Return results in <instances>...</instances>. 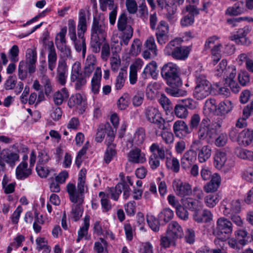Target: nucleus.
<instances>
[{"instance_id": "nucleus-48", "label": "nucleus", "mask_w": 253, "mask_h": 253, "mask_svg": "<svg viewBox=\"0 0 253 253\" xmlns=\"http://www.w3.org/2000/svg\"><path fill=\"white\" fill-rule=\"evenodd\" d=\"M144 45L147 49L150 50L154 55H157V49L153 37H149L145 42Z\"/></svg>"}, {"instance_id": "nucleus-38", "label": "nucleus", "mask_w": 253, "mask_h": 253, "mask_svg": "<svg viewBox=\"0 0 253 253\" xmlns=\"http://www.w3.org/2000/svg\"><path fill=\"white\" fill-rule=\"evenodd\" d=\"M69 97L67 89L66 88H62L60 91H58L55 93L53 96V100L55 104L61 105L64 99Z\"/></svg>"}, {"instance_id": "nucleus-30", "label": "nucleus", "mask_w": 253, "mask_h": 253, "mask_svg": "<svg viewBox=\"0 0 253 253\" xmlns=\"http://www.w3.org/2000/svg\"><path fill=\"white\" fill-rule=\"evenodd\" d=\"M231 68L236 69L234 66L227 67V61L226 60H222L216 67L215 70L216 75L217 76H223L224 77H227L232 72L230 70Z\"/></svg>"}, {"instance_id": "nucleus-52", "label": "nucleus", "mask_w": 253, "mask_h": 253, "mask_svg": "<svg viewBox=\"0 0 253 253\" xmlns=\"http://www.w3.org/2000/svg\"><path fill=\"white\" fill-rule=\"evenodd\" d=\"M141 42L138 39H135L131 45V48L129 50V54L131 55L136 56L141 51Z\"/></svg>"}, {"instance_id": "nucleus-1", "label": "nucleus", "mask_w": 253, "mask_h": 253, "mask_svg": "<svg viewBox=\"0 0 253 253\" xmlns=\"http://www.w3.org/2000/svg\"><path fill=\"white\" fill-rule=\"evenodd\" d=\"M221 127L219 122L211 123L207 118L202 119L197 131L198 139L193 141L191 145V148L196 153L198 160L200 163L207 162L210 158L212 152L211 147L208 145L202 146L201 141L205 140L208 143L212 142L215 131Z\"/></svg>"}, {"instance_id": "nucleus-14", "label": "nucleus", "mask_w": 253, "mask_h": 253, "mask_svg": "<svg viewBox=\"0 0 253 253\" xmlns=\"http://www.w3.org/2000/svg\"><path fill=\"white\" fill-rule=\"evenodd\" d=\"M172 185L176 194L180 197L190 195L192 193V187L190 184L180 180H174Z\"/></svg>"}, {"instance_id": "nucleus-35", "label": "nucleus", "mask_w": 253, "mask_h": 253, "mask_svg": "<svg viewBox=\"0 0 253 253\" xmlns=\"http://www.w3.org/2000/svg\"><path fill=\"white\" fill-rule=\"evenodd\" d=\"M123 183H118L115 187H110L108 189V194L110 195L112 199L115 201L118 200L120 195L122 193L123 189Z\"/></svg>"}, {"instance_id": "nucleus-41", "label": "nucleus", "mask_w": 253, "mask_h": 253, "mask_svg": "<svg viewBox=\"0 0 253 253\" xmlns=\"http://www.w3.org/2000/svg\"><path fill=\"white\" fill-rule=\"evenodd\" d=\"M176 239L174 237L168 235L166 233L165 236H161L160 238V246L164 248H168L171 245H175Z\"/></svg>"}, {"instance_id": "nucleus-18", "label": "nucleus", "mask_w": 253, "mask_h": 253, "mask_svg": "<svg viewBox=\"0 0 253 253\" xmlns=\"http://www.w3.org/2000/svg\"><path fill=\"white\" fill-rule=\"evenodd\" d=\"M173 132L176 136L185 137L187 134L191 133V129L184 121L177 120L173 124Z\"/></svg>"}, {"instance_id": "nucleus-10", "label": "nucleus", "mask_w": 253, "mask_h": 253, "mask_svg": "<svg viewBox=\"0 0 253 253\" xmlns=\"http://www.w3.org/2000/svg\"><path fill=\"white\" fill-rule=\"evenodd\" d=\"M105 134L107 135L106 138V144H110L114 141L115 132L109 123L99 126L96 133L95 141L97 142H102Z\"/></svg>"}, {"instance_id": "nucleus-36", "label": "nucleus", "mask_w": 253, "mask_h": 253, "mask_svg": "<svg viewBox=\"0 0 253 253\" xmlns=\"http://www.w3.org/2000/svg\"><path fill=\"white\" fill-rule=\"evenodd\" d=\"M107 148L105 152L104 160L106 163L108 164L116 155V151L115 150L116 144L112 142L110 144H107Z\"/></svg>"}, {"instance_id": "nucleus-46", "label": "nucleus", "mask_w": 253, "mask_h": 253, "mask_svg": "<svg viewBox=\"0 0 253 253\" xmlns=\"http://www.w3.org/2000/svg\"><path fill=\"white\" fill-rule=\"evenodd\" d=\"M150 150L151 152L155 154V151H157V155H156L159 159L163 160L165 158V151L164 147H160L158 144L154 143L150 147Z\"/></svg>"}, {"instance_id": "nucleus-51", "label": "nucleus", "mask_w": 253, "mask_h": 253, "mask_svg": "<svg viewBox=\"0 0 253 253\" xmlns=\"http://www.w3.org/2000/svg\"><path fill=\"white\" fill-rule=\"evenodd\" d=\"M38 159L37 164L45 165L50 159L48 151L46 149H43L39 151Z\"/></svg>"}, {"instance_id": "nucleus-20", "label": "nucleus", "mask_w": 253, "mask_h": 253, "mask_svg": "<svg viewBox=\"0 0 253 253\" xmlns=\"http://www.w3.org/2000/svg\"><path fill=\"white\" fill-rule=\"evenodd\" d=\"M48 50V67L50 71H53L56 65L57 54L53 42L49 41L46 44Z\"/></svg>"}, {"instance_id": "nucleus-4", "label": "nucleus", "mask_w": 253, "mask_h": 253, "mask_svg": "<svg viewBox=\"0 0 253 253\" xmlns=\"http://www.w3.org/2000/svg\"><path fill=\"white\" fill-rule=\"evenodd\" d=\"M107 27L104 18L94 17L91 30L90 45L94 53H99L102 43L105 42Z\"/></svg>"}, {"instance_id": "nucleus-9", "label": "nucleus", "mask_w": 253, "mask_h": 253, "mask_svg": "<svg viewBox=\"0 0 253 253\" xmlns=\"http://www.w3.org/2000/svg\"><path fill=\"white\" fill-rule=\"evenodd\" d=\"M233 231L232 222L225 217L219 218L216 221L215 233L222 240L229 238Z\"/></svg>"}, {"instance_id": "nucleus-57", "label": "nucleus", "mask_w": 253, "mask_h": 253, "mask_svg": "<svg viewBox=\"0 0 253 253\" xmlns=\"http://www.w3.org/2000/svg\"><path fill=\"white\" fill-rule=\"evenodd\" d=\"M101 50V58L103 61H107L110 55V47L108 42H104Z\"/></svg>"}, {"instance_id": "nucleus-17", "label": "nucleus", "mask_w": 253, "mask_h": 253, "mask_svg": "<svg viewBox=\"0 0 253 253\" xmlns=\"http://www.w3.org/2000/svg\"><path fill=\"white\" fill-rule=\"evenodd\" d=\"M207 105L210 104L213 105V110H215L217 114L225 115L229 113L232 109V104L230 101H225L221 102L217 106L216 105V101L214 99L210 100L207 102Z\"/></svg>"}, {"instance_id": "nucleus-54", "label": "nucleus", "mask_w": 253, "mask_h": 253, "mask_svg": "<svg viewBox=\"0 0 253 253\" xmlns=\"http://www.w3.org/2000/svg\"><path fill=\"white\" fill-rule=\"evenodd\" d=\"M53 170L49 169L48 167L44 166V165L37 164L36 171L39 176L42 178L46 177L49 173Z\"/></svg>"}, {"instance_id": "nucleus-23", "label": "nucleus", "mask_w": 253, "mask_h": 253, "mask_svg": "<svg viewBox=\"0 0 253 253\" xmlns=\"http://www.w3.org/2000/svg\"><path fill=\"white\" fill-rule=\"evenodd\" d=\"M167 233L176 240L180 238L183 235V232L181 226L175 221H171L168 226Z\"/></svg>"}, {"instance_id": "nucleus-63", "label": "nucleus", "mask_w": 253, "mask_h": 253, "mask_svg": "<svg viewBox=\"0 0 253 253\" xmlns=\"http://www.w3.org/2000/svg\"><path fill=\"white\" fill-rule=\"evenodd\" d=\"M160 135L166 144L170 145L173 143L174 138L172 132L168 131H163Z\"/></svg>"}, {"instance_id": "nucleus-13", "label": "nucleus", "mask_w": 253, "mask_h": 253, "mask_svg": "<svg viewBox=\"0 0 253 253\" xmlns=\"http://www.w3.org/2000/svg\"><path fill=\"white\" fill-rule=\"evenodd\" d=\"M251 27L249 26L239 29L236 34L231 37V40L238 44L249 45L250 41L247 35L251 32Z\"/></svg>"}, {"instance_id": "nucleus-59", "label": "nucleus", "mask_w": 253, "mask_h": 253, "mask_svg": "<svg viewBox=\"0 0 253 253\" xmlns=\"http://www.w3.org/2000/svg\"><path fill=\"white\" fill-rule=\"evenodd\" d=\"M67 32V29L66 28H62L60 32L57 34L55 38V44L57 47L58 46L64 45L66 44L65 35Z\"/></svg>"}, {"instance_id": "nucleus-47", "label": "nucleus", "mask_w": 253, "mask_h": 253, "mask_svg": "<svg viewBox=\"0 0 253 253\" xmlns=\"http://www.w3.org/2000/svg\"><path fill=\"white\" fill-rule=\"evenodd\" d=\"M173 211L171 209L166 208L159 213V217L167 223L173 218Z\"/></svg>"}, {"instance_id": "nucleus-6", "label": "nucleus", "mask_w": 253, "mask_h": 253, "mask_svg": "<svg viewBox=\"0 0 253 253\" xmlns=\"http://www.w3.org/2000/svg\"><path fill=\"white\" fill-rule=\"evenodd\" d=\"M78 37L75 40H72L74 42V47L77 52H82V56L85 57L86 50L85 39L84 33L87 30L86 19L85 10L82 9L79 12V22L77 27Z\"/></svg>"}, {"instance_id": "nucleus-19", "label": "nucleus", "mask_w": 253, "mask_h": 253, "mask_svg": "<svg viewBox=\"0 0 253 253\" xmlns=\"http://www.w3.org/2000/svg\"><path fill=\"white\" fill-rule=\"evenodd\" d=\"M101 78V69L100 67H98L95 69L91 81V90L94 94H97L99 92Z\"/></svg>"}, {"instance_id": "nucleus-62", "label": "nucleus", "mask_w": 253, "mask_h": 253, "mask_svg": "<svg viewBox=\"0 0 253 253\" xmlns=\"http://www.w3.org/2000/svg\"><path fill=\"white\" fill-rule=\"evenodd\" d=\"M228 136L225 132L220 133L215 139L214 144L217 147L224 146L227 143Z\"/></svg>"}, {"instance_id": "nucleus-50", "label": "nucleus", "mask_w": 253, "mask_h": 253, "mask_svg": "<svg viewBox=\"0 0 253 253\" xmlns=\"http://www.w3.org/2000/svg\"><path fill=\"white\" fill-rule=\"evenodd\" d=\"M41 83L44 87L45 94L49 95L52 91V86L50 79L47 76L43 75L42 78Z\"/></svg>"}, {"instance_id": "nucleus-64", "label": "nucleus", "mask_w": 253, "mask_h": 253, "mask_svg": "<svg viewBox=\"0 0 253 253\" xmlns=\"http://www.w3.org/2000/svg\"><path fill=\"white\" fill-rule=\"evenodd\" d=\"M159 102L166 111L172 108L170 101L164 94H162L160 97Z\"/></svg>"}, {"instance_id": "nucleus-44", "label": "nucleus", "mask_w": 253, "mask_h": 253, "mask_svg": "<svg viewBox=\"0 0 253 253\" xmlns=\"http://www.w3.org/2000/svg\"><path fill=\"white\" fill-rule=\"evenodd\" d=\"M129 102V95L127 93H124L118 101V107L120 110H125L128 106Z\"/></svg>"}, {"instance_id": "nucleus-27", "label": "nucleus", "mask_w": 253, "mask_h": 253, "mask_svg": "<svg viewBox=\"0 0 253 253\" xmlns=\"http://www.w3.org/2000/svg\"><path fill=\"white\" fill-rule=\"evenodd\" d=\"M230 70L232 72L229 76H227V78L225 79V84L230 87L231 90L233 92L236 93H238L240 89L239 85L234 80L237 73V71L236 69L233 68H231Z\"/></svg>"}, {"instance_id": "nucleus-49", "label": "nucleus", "mask_w": 253, "mask_h": 253, "mask_svg": "<svg viewBox=\"0 0 253 253\" xmlns=\"http://www.w3.org/2000/svg\"><path fill=\"white\" fill-rule=\"evenodd\" d=\"M83 101L82 95L80 93H77L70 98L68 104L70 108H73L81 105Z\"/></svg>"}, {"instance_id": "nucleus-45", "label": "nucleus", "mask_w": 253, "mask_h": 253, "mask_svg": "<svg viewBox=\"0 0 253 253\" xmlns=\"http://www.w3.org/2000/svg\"><path fill=\"white\" fill-rule=\"evenodd\" d=\"M179 86H171L167 88V92L168 94L173 97H180L185 96L187 94L186 91L178 88Z\"/></svg>"}, {"instance_id": "nucleus-31", "label": "nucleus", "mask_w": 253, "mask_h": 253, "mask_svg": "<svg viewBox=\"0 0 253 253\" xmlns=\"http://www.w3.org/2000/svg\"><path fill=\"white\" fill-rule=\"evenodd\" d=\"M144 114L147 120L151 123L161 115L159 110L152 106L147 107L145 110Z\"/></svg>"}, {"instance_id": "nucleus-28", "label": "nucleus", "mask_w": 253, "mask_h": 253, "mask_svg": "<svg viewBox=\"0 0 253 253\" xmlns=\"http://www.w3.org/2000/svg\"><path fill=\"white\" fill-rule=\"evenodd\" d=\"M220 184V177L217 173H214L211 181L204 186V190L207 193H211L216 191Z\"/></svg>"}, {"instance_id": "nucleus-24", "label": "nucleus", "mask_w": 253, "mask_h": 253, "mask_svg": "<svg viewBox=\"0 0 253 253\" xmlns=\"http://www.w3.org/2000/svg\"><path fill=\"white\" fill-rule=\"evenodd\" d=\"M31 173L32 169L28 168V164L25 162H22L16 169V177L20 180L27 178Z\"/></svg>"}, {"instance_id": "nucleus-25", "label": "nucleus", "mask_w": 253, "mask_h": 253, "mask_svg": "<svg viewBox=\"0 0 253 253\" xmlns=\"http://www.w3.org/2000/svg\"><path fill=\"white\" fill-rule=\"evenodd\" d=\"M239 144L247 146L253 144V130L245 129L240 132Z\"/></svg>"}, {"instance_id": "nucleus-42", "label": "nucleus", "mask_w": 253, "mask_h": 253, "mask_svg": "<svg viewBox=\"0 0 253 253\" xmlns=\"http://www.w3.org/2000/svg\"><path fill=\"white\" fill-rule=\"evenodd\" d=\"M127 18L126 15L125 13H122L119 16L117 26L119 31H122L124 33L126 32V29L128 27H131V26L127 24Z\"/></svg>"}, {"instance_id": "nucleus-33", "label": "nucleus", "mask_w": 253, "mask_h": 253, "mask_svg": "<svg viewBox=\"0 0 253 253\" xmlns=\"http://www.w3.org/2000/svg\"><path fill=\"white\" fill-rule=\"evenodd\" d=\"M146 137L145 130L143 127H139L136 130L133 138L132 143L139 146L143 144Z\"/></svg>"}, {"instance_id": "nucleus-21", "label": "nucleus", "mask_w": 253, "mask_h": 253, "mask_svg": "<svg viewBox=\"0 0 253 253\" xmlns=\"http://www.w3.org/2000/svg\"><path fill=\"white\" fill-rule=\"evenodd\" d=\"M196 159V153L192 148L186 151L181 159V166L185 169H189Z\"/></svg>"}, {"instance_id": "nucleus-16", "label": "nucleus", "mask_w": 253, "mask_h": 253, "mask_svg": "<svg viewBox=\"0 0 253 253\" xmlns=\"http://www.w3.org/2000/svg\"><path fill=\"white\" fill-rule=\"evenodd\" d=\"M68 67L65 60H59L57 69V82L62 85L65 84L67 78Z\"/></svg>"}, {"instance_id": "nucleus-12", "label": "nucleus", "mask_w": 253, "mask_h": 253, "mask_svg": "<svg viewBox=\"0 0 253 253\" xmlns=\"http://www.w3.org/2000/svg\"><path fill=\"white\" fill-rule=\"evenodd\" d=\"M19 156L17 153L8 149H3L0 152V166L3 167L6 163L13 167L15 165V163L19 161Z\"/></svg>"}, {"instance_id": "nucleus-43", "label": "nucleus", "mask_w": 253, "mask_h": 253, "mask_svg": "<svg viewBox=\"0 0 253 253\" xmlns=\"http://www.w3.org/2000/svg\"><path fill=\"white\" fill-rule=\"evenodd\" d=\"M99 196L101 197L100 201L103 212H108L112 208L111 204L108 199V197L103 192H99Z\"/></svg>"}, {"instance_id": "nucleus-55", "label": "nucleus", "mask_w": 253, "mask_h": 253, "mask_svg": "<svg viewBox=\"0 0 253 253\" xmlns=\"http://www.w3.org/2000/svg\"><path fill=\"white\" fill-rule=\"evenodd\" d=\"M238 79L242 86H246L250 83V77L246 71H241L238 73Z\"/></svg>"}, {"instance_id": "nucleus-11", "label": "nucleus", "mask_w": 253, "mask_h": 253, "mask_svg": "<svg viewBox=\"0 0 253 253\" xmlns=\"http://www.w3.org/2000/svg\"><path fill=\"white\" fill-rule=\"evenodd\" d=\"M182 12L184 16L180 20L181 25L188 27L194 24L195 16L199 14V9L194 5L189 4L182 9Z\"/></svg>"}, {"instance_id": "nucleus-8", "label": "nucleus", "mask_w": 253, "mask_h": 253, "mask_svg": "<svg viewBox=\"0 0 253 253\" xmlns=\"http://www.w3.org/2000/svg\"><path fill=\"white\" fill-rule=\"evenodd\" d=\"M197 85L193 92V95L198 100H202L211 94V85L203 74H196Z\"/></svg>"}, {"instance_id": "nucleus-39", "label": "nucleus", "mask_w": 253, "mask_h": 253, "mask_svg": "<svg viewBox=\"0 0 253 253\" xmlns=\"http://www.w3.org/2000/svg\"><path fill=\"white\" fill-rule=\"evenodd\" d=\"M89 226V216H85L84 220V226L80 228L78 231L77 242L79 243L87 234Z\"/></svg>"}, {"instance_id": "nucleus-26", "label": "nucleus", "mask_w": 253, "mask_h": 253, "mask_svg": "<svg viewBox=\"0 0 253 253\" xmlns=\"http://www.w3.org/2000/svg\"><path fill=\"white\" fill-rule=\"evenodd\" d=\"M246 11L243 1H239L229 7L226 10L225 13L230 16H236L244 13Z\"/></svg>"}, {"instance_id": "nucleus-40", "label": "nucleus", "mask_w": 253, "mask_h": 253, "mask_svg": "<svg viewBox=\"0 0 253 253\" xmlns=\"http://www.w3.org/2000/svg\"><path fill=\"white\" fill-rule=\"evenodd\" d=\"M248 231L245 229H239L237 231V240L241 246H244L248 242L249 237Z\"/></svg>"}, {"instance_id": "nucleus-56", "label": "nucleus", "mask_w": 253, "mask_h": 253, "mask_svg": "<svg viewBox=\"0 0 253 253\" xmlns=\"http://www.w3.org/2000/svg\"><path fill=\"white\" fill-rule=\"evenodd\" d=\"M174 113L177 117L185 119L188 116V111L183 105H180L177 104L174 107Z\"/></svg>"}, {"instance_id": "nucleus-60", "label": "nucleus", "mask_w": 253, "mask_h": 253, "mask_svg": "<svg viewBox=\"0 0 253 253\" xmlns=\"http://www.w3.org/2000/svg\"><path fill=\"white\" fill-rule=\"evenodd\" d=\"M133 31L132 28L131 27H128V29H126V32H125V33H123L120 44L121 45H127L133 36Z\"/></svg>"}, {"instance_id": "nucleus-61", "label": "nucleus", "mask_w": 253, "mask_h": 253, "mask_svg": "<svg viewBox=\"0 0 253 253\" xmlns=\"http://www.w3.org/2000/svg\"><path fill=\"white\" fill-rule=\"evenodd\" d=\"M201 118L198 114H194L191 118L190 120V127L189 128L191 129V132L194 129L198 128V126L200 127L202 121L200 122ZM199 127H198L199 128Z\"/></svg>"}, {"instance_id": "nucleus-34", "label": "nucleus", "mask_w": 253, "mask_h": 253, "mask_svg": "<svg viewBox=\"0 0 253 253\" xmlns=\"http://www.w3.org/2000/svg\"><path fill=\"white\" fill-rule=\"evenodd\" d=\"M227 160L226 154L224 152L217 151L214 156V165L216 168L221 169Z\"/></svg>"}, {"instance_id": "nucleus-53", "label": "nucleus", "mask_w": 253, "mask_h": 253, "mask_svg": "<svg viewBox=\"0 0 253 253\" xmlns=\"http://www.w3.org/2000/svg\"><path fill=\"white\" fill-rule=\"evenodd\" d=\"M147 221L152 230L157 232L159 230L160 224L159 220L152 215H148L147 216Z\"/></svg>"}, {"instance_id": "nucleus-32", "label": "nucleus", "mask_w": 253, "mask_h": 253, "mask_svg": "<svg viewBox=\"0 0 253 253\" xmlns=\"http://www.w3.org/2000/svg\"><path fill=\"white\" fill-rule=\"evenodd\" d=\"M127 76V71L122 68L115 81V87L116 90H120L124 86Z\"/></svg>"}, {"instance_id": "nucleus-3", "label": "nucleus", "mask_w": 253, "mask_h": 253, "mask_svg": "<svg viewBox=\"0 0 253 253\" xmlns=\"http://www.w3.org/2000/svg\"><path fill=\"white\" fill-rule=\"evenodd\" d=\"M95 60L96 58L94 55H88L84 70H82L80 62H76L73 65L70 80L71 82L75 83V88L76 90H80L86 84L87 79L94 70Z\"/></svg>"}, {"instance_id": "nucleus-2", "label": "nucleus", "mask_w": 253, "mask_h": 253, "mask_svg": "<svg viewBox=\"0 0 253 253\" xmlns=\"http://www.w3.org/2000/svg\"><path fill=\"white\" fill-rule=\"evenodd\" d=\"M86 170L82 169L79 172L77 184V190L74 184L69 183L67 186L70 200L73 203L72 206L71 216L77 221L82 216L83 209L82 205L84 202Z\"/></svg>"}, {"instance_id": "nucleus-5", "label": "nucleus", "mask_w": 253, "mask_h": 253, "mask_svg": "<svg viewBox=\"0 0 253 253\" xmlns=\"http://www.w3.org/2000/svg\"><path fill=\"white\" fill-rule=\"evenodd\" d=\"M183 40L177 38L170 41L165 47L164 52L165 55L170 56L178 60H184L188 57L190 52V46H181Z\"/></svg>"}, {"instance_id": "nucleus-37", "label": "nucleus", "mask_w": 253, "mask_h": 253, "mask_svg": "<svg viewBox=\"0 0 253 253\" xmlns=\"http://www.w3.org/2000/svg\"><path fill=\"white\" fill-rule=\"evenodd\" d=\"M221 197L218 194H211L205 197L204 201L208 207L212 208L218 203Z\"/></svg>"}, {"instance_id": "nucleus-15", "label": "nucleus", "mask_w": 253, "mask_h": 253, "mask_svg": "<svg viewBox=\"0 0 253 253\" xmlns=\"http://www.w3.org/2000/svg\"><path fill=\"white\" fill-rule=\"evenodd\" d=\"M37 52L35 49L28 48L26 52V64L28 72L31 74L36 71Z\"/></svg>"}, {"instance_id": "nucleus-7", "label": "nucleus", "mask_w": 253, "mask_h": 253, "mask_svg": "<svg viewBox=\"0 0 253 253\" xmlns=\"http://www.w3.org/2000/svg\"><path fill=\"white\" fill-rule=\"evenodd\" d=\"M161 74L169 86H181L182 81L179 76V68L176 64L172 62L165 64L162 68Z\"/></svg>"}, {"instance_id": "nucleus-29", "label": "nucleus", "mask_w": 253, "mask_h": 253, "mask_svg": "<svg viewBox=\"0 0 253 253\" xmlns=\"http://www.w3.org/2000/svg\"><path fill=\"white\" fill-rule=\"evenodd\" d=\"M157 69V66L155 62L150 63L144 68L141 75L142 77L146 79L151 77L153 79H156L158 76Z\"/></svg>"}, {"instance_id": "nucleus-58", "label": "nucleus", "mask_w": 253, "mask_h": 253, "mask_svg": "<svg viewBox=\"0 0 253 253\" xmlns=\"http://www.w3.org/2000/svg\"><path fill=\"white\" fill-rule=\"evenodd\" d=\"M182 205L185 208L192 211H197V202L191 198H186L182 200Z\"/></svg>"}, {"instance_id": "nucleus-22", "label": "nucleus", "mask_w": 253, "mask_h": 253, "mask_svg": "<svg viewBox=\"0 0 253 253\" xmlns=\"http://www.w3.org/2000/svg\"><path fill=\"white\" fill-rule=\"evenodd\" d=\"M128 161L135 164L143 163L146 161L145 155L138 148L130 150L128 154Z\"/></svg>"}]
</instances>
